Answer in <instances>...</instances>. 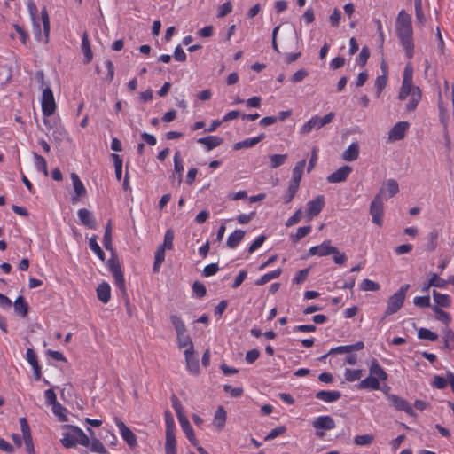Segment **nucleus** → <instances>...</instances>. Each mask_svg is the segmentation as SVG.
Masks as SVG:
<instances>
[{
    "label": "nucleus",
    "mask_w": 454,
    "mask_h": 454,
    "mask_svg": "<svg viewBox=\"0 0 454 454\" xmlns=\"http://www.w3.org/2000/svg\"><path fill=\"white\" fill-rule=\"evenodd\" d=\"M387 399L391 403V405L397 411H404L411 417H416L417 414L414 411L412 406L409 402L400 397L399 395L385 393Z\"/></svg>",
    "instance_id": "nucleus-9"
},
{
    "label": "nucleus",
    "mask_w": 454,
    "mask_h": 454,
    "mask_svg": "<svg viewBox=\"0 0 454 454\" xmlns=\"http://www.w3.org/2000/svg\"><path fill=\"white\" fill-rule=\"evenodd\" d=\"M341 397L340 391H326L321 390L316 394V398L326 403H333L338 401Z\"/></svg>",
    "instance_id": "nucleus-22"
},
{
    "label": "nucleus",
    "mask_w": 454,
    "mask_h": 454,
    "mask_svg": "<svg viewBox=\"0 0 454 454\" xmlns=\"http://www.w3.org/2000/svg\"><path fill=\"white\" fill-rule=\"evenodd\" d=\"M164 419L166 423V434H175L176 424L173 415L169 411L164 412Z\"/></svg>",
    "instance_id": "nucleus-42"
},
{
    "label": "nucleus",
    "mask_w": 454,
    "mask_h": 454,
    "mask_svg": "<svg viewBox=\"0 0 454 454\" xmlns=\"http://www.w3.org/2000/svg\"><path fill=\"white\" fill-rule=\"evenodd\" d=\"M384 211L383 200H372L369 212L372 216V222L378 227H382L383 225Z\"/></svg>",
    "instance_id": "nucleus-10"
},
{
    "label": "nucleus",
    "mask_w": 454,
    "mask_h": 454,
    "mask_svg": "<svg viewBox=\"0 0 454 454\" xmlns=\"http://www.w3.org/2000/svg\"><path fill=\"white\" fill-rule=\"evenodd\" d=\"M245 236V231L241 230H236L227 239L226 245L230 248H235L240 243Z\"/></svg>",
    "instance_id": "nucleus-31"
},
{
    "label": "nucleus",
    "mask_w": 454,
    "mask_h": 454,
    "mask_svg": "<svg viewBox=\"0 0 454 454\" xmlns=\"http://www.w3.org/2000/svg\"><path fill=\"white\" fill-rule=\"evenodd\" d=\"M313 427L317 429L331 430L336 427L335 421L331 416H319L312 422Z\"/></svg>",
    "instance_id": "nucleus-16"
},
{
    "label": "nucleus",
    "mask_w": 454,
    "mask_h": 454,
    "mask_svg": "<svg viewBox=\"0 0 454 454\" xmlns=\"http://www.w3.org/2000/svg\"><path fill=\"white\" fill-rule=\"evenodd\" d=\"M226 421V411L223 406H219L215 413L214 424L218 429H222Z\"/></svg>",
    "instance_id": "nucleus-33"
},
{
    "label": "nucleus",
    "mask_w": 454,
    "mask_h": 454,
    "mask_svg": "<svg viewBox=\"0 0 454 454\" xmlns=\"http://www.w3.org/2000/svg\"><path fill=\"white\" fill-rule=\"evenodd\" d=\"M192 291L196 294L197 297L202 298L206 295L207 290L205 286L199 282L195 281L192 285Z\"/></svg>",
    "instance_id": "nucleus-64"
},
{
    "label": "nucleus",
    "mask_w": 454,
    "mask_h": 454,
    "mask_svg": "<svg viewBox=\"0 0 454 454\" xmlns=\"http://www.w3.org/2000/svg\"><path fill=\"white\" fill-rule=\"evenodd\" d=\"M398 183L395 179H388L381 186L380 195L393 198L398 193Z\"/></svg>",
    "instance_id": "nucleus-15"
},
{
    "label": "nucleus",
    "mask_w": 454,
    "mask_h": 454,
    "mask_svg": "<svg viewBox=\"0 0 454 454\" xmlns=\"http://www.w3.org/2000/svg\"><path fill=\"white\" fill-rule=\"evenodd\" d=\"M359 387L360 388H371L373 390H378L380 388V382L375 376H372L370 374L367 378L364 379L360 382Z\"/></svg>",
    "instance_id": "nucleus-35"
},
{
    "label": "nucleus",
    "mask_w": 454,
    "mask_h": 454,
    "mask_svg": "<svg viewBox=\"0 0 454 454\" xmlns=\"http://www.w3.org/2000/svg\"><path fill=\"white\" fill-rule=\"evenodd\" d=\"M409 128L410 123L406 121L396 122L388 131V140L394 142L403 139Z\"/></svg>",
    "instance_id": "nucleus-11"
},
{
    "label": "nucleus",
    "mask_w": 454,
    "mask_h": 454,
    "mask_svg": "<svg viewBox=\"0 0 454 454\" xmlns=\"http://www.w3.org/2000/svg\"><path fill=\"white\" fill-rule=\"evenodd\" d=\"M184 356L188 371L193 374H198L200 372V364L194 348H186L184 350Z\"/></svg>",
    "instance_id": "nucleus-13"
},
{
    "label": "nucleus",
    "mask_w": 454,
    "mask_h": 454,
    "mask_svg": "<svg viewBox=\"0 0 454 454\" xmlns=\"http://www.w3.org/2000/svg\"><path fill=\"white\" fill-rule=\"evenodd\" d=\"M306 167V160L302 159L296 162L295 166L292 170V177L291 179L298 181L301 183V177L304 172V168Z\"/></svg>",
    "instance_id": "nucleus-32"
},
{
    "label": "nucleus",
    "mask_w": 454,
    "mask_h": 454,
    "mask_svg": "<svg viewBox=\"0 0 454 454\" xmlns=\"http://www.w3.org/2000/svg\"><path fill=\"white\" fill-rule=\"evenodd\" d=\"M443 340V348H447L449 350L454 348V332L451 329H448L445 331Z\"/></svg>",
    "instance_id": "nucleus-49"
},
{
    "label": "nucleus",
    "mask_w": 454,
    "mask_h": 454,
    "mask_svg": "<svg viewBox=\"0 0 454 454\" xmlns=\"http://www.w3.org/2000/svg\"><path fill=\"white\" fill-rule=\"evenodd\" d=\"M167 248L161 247V246H159L156 252H155V256H154V263H153V271H158L159 270V268L160 266L162 264V262H164L165 260V250Z\"/></svg>",
    "instance_id": "nucleus-39"
},
{
    "label": "nucleus",
    "mask_w": 454,
    "mask_h": 454,
    "mask_svg": "<svg viewBox=\"0 0 454 454\" xmlns=\"http://www.w3.org/2000/svg\"><path fill=\"white\" fill-rule=\"evenodd\" d=\"M418 338L420 340H427L430 341H435L438 339V335L435 333H434L427 328H420L418 331Z\"/></svg>",
    "instance_id": "nucleus-45"
},
{
    "label": "nucleus",
    "mask_w": 454,
    "mask_h": 454,
    "mask_svg": "<svg viewBox=\"0 0 454 454\" xmlns=\"http://www.w3.org/2000/svg\"><path fill=\"white\" fill-rule=\"evenodd\" d=\"M374 441V436L371 434L356 435L354 438V442L356 445L364 446L370 445Z\"/></svg>",
    "instance_id": "nucleus-52"
},
{
    "label": "nucleus",
    "mask_w": 454,
    "mask_h": 454,
    "mask_svg": "<svg viewBox=\"0 0 454 454\" xmlns=\"http://www.w3.org/2000/svg\"><path fill=\"white\" fill-rule=\"evenodd\" d=\"M415 16L416 20L419 24L425 23V15L422 10V2L421 0H415Z\"/></svg>",
    "instance_id": "nucleus-56"
},
{
    "label": "nucleus",
    "mask_w": 454,
    "mask_h": 454,
    "mask_svg": "<svg viewBox=\"0 0 454 454\" xmlns=\"http://www.w3.org/2000/svg\"><path fill=\"white\" fill-rule=\"evenodd\" d=\"M324 205V200H310L308 203L307 216L309 218L317 216L321 212Z\"/></svg>",
    "instance_id": "nucleus-30"
},
{
    "label": "nucleus",
    "mask_w": 454,
    "mask_h": 454,
    "mask_svg": "<svg viewBox=\"0 0 454 454\" xmlns=\"http://www.w3.org/2000/svg\"><path fill=\"white\" fill-rule=\"evenodd\" d=\"M97 295L100 301L103 303H107L111 297V288L107 283H101L97 287Z\"/></svg>",
    "instance_id": "nucleus-29"
},
{
    "label": "nucleus",
    "mask_w": 454,
    "mask_h": 454,
    "mask_svg": "<svg viewBox=\"0 0 454 454\" xmlns=\"http://www.w3.org/2000/svg\"><path fill=\"white\" fill-rule=\"evenodd\" d=\"M115 423L120 430V434L127 444L133 448L137 446L136 434L118 418L115 419Z\"/></svg>",
    "instance_id": "nucleus-12"
},
{
    "label": "nucleus",
    "mask_w": 454,
    "mask_h": 454,
    "mask_svg": "<svg viewBox=\"0 0 454 454\" xmlns=\"http://www.w3.org/2000/svg\"><path fill=\"white\" fill-rule=\"evenodd\" d=\"M334 117L335 114L333 112L328 113L323 117L314 115L301 127L300 134L305 135L310 133L314 129H319L322 127L332 122Z\"/></svg>",
    "instance_id": "nucleus-6"
},
{
    "label": "nucleus",
    "mask_w": 454,
    "mask_h": 454,
    "mask_svg": "<svg viewBox=\"0 0 454 454\" xmlns=\"http://www.w3.org/2000/svg\"><path fill=\"white\" fill-rule=\"evenodd\" d=\"M51 408H52L53 413L59 418V421H61V422L67 421V417L66 414L67 409L62 404H60L58 402Z\"/></svg>",
    "instance_id": "nucleus-46"
},
{
    "label": "nucleus",
    "mask_w": 454,
    "mask_h": 454,
    "mask_svg": "<svg viewBox=\"0 0 454 454\" xmlns=\"http://www.w3.org/2000/svg\"><path fill=\"white\" fill-rule=\"evenodd\" d=\"M174 236V231L172 229H168L164 235V241L160 246L168 250L172 249Z\"/></svg>",
    "instance_id": "nucleus-54"
},
{
    "label": "nucleus",
    "mask_w": 454,
    "mask_h": 454,
    "mask_svg": "<svg viewBox=\"0 0 454 454\" xmlns=\"http://www.w3.org/2000/svg\"><path fill=\"white\" fill-rule=\"evenodd\" d=\"M370 58V50L367 46H364L357 57V62L359 66L364 67Z\"/></svg>",
    "instance_id": "nucleus-59"
},
{
    "label": "nucleus",
    "mask_w": 454,
    "mask_h": 454,
    "mask_svg": "<svg viewBox=\"0 0 454 454\" xmlns=\"http://www.w3.org/2000/svg\"><path fill=\"white\" fill-rule=\"evenodd\" d=\"M413 72L411 64H406L403 70L402 85L398 92V99L401 101H404L410 96L405 106V110L408 113L414 112L422 98L420 88L413 84Z\"/></svg>",
    "instance_id": "nucleus-1"
},
{
    "label": "nucleus",
    "mask_w": 454,
    "mask_h": 454,
    "mask_svg": "<svg viewBox=\"0 0 454 454\" xmlns=\"http://www.w3.org/2000/svg\"><path fill=\"white\" fill-rule=\"evenodd\" d=\"M70 178L73 184L74 193L77 197H85L87 195V190L81 181L79 176L73 172L70 175Z\"/></svg>",
    "instance_id": "nucleus-23"
},
{
    "label": "nucleus",
    "mask_w": 454,
    "mask_h": 454,
    "mask_svg": "<svg viewBox=\"0 0 454 454\" xmlns=\"http://www.w3.org/2000/svg\"><path fill=\"white\" fill-rule=\"evenodd\" d=\"M63 427L69 430L63 433V437L60 439L65 448H74L77 443L82 446H89L90 436L86 435L81 428L72 425H65Z\"/></svg>",
    "instance_id": "nucleus-4"
},
{
    "label": "nucleus",
    "mask_w": 454,
    "mask_h": 454,
    "mask_svg": "<svg viewBox=\"0 0 454 454\" xmlns=\"http://www.w3.org/2000/svg\"><path fill=\"white\" fill-rule=\"evenodd\" d=\"M90 248L98 255L101 261H105L106 255L100 246L97 242V237L94 235L89 241Z\"/></svg>",
    "instance_id": "nucleus-41"
},
{
    "label": "nucleus",
    "mask_w": 454,
    "mask_h": 454,
    "mask_svg": "<svg viewBox=\"0 0 454 454\" xmlns=\"http://www.w3.org/2000/svg\"><path fill=\"white\" fill-rule=\"evenodd\" d=\"M287 159V154H273L270 156V167L277 168L282 166Z\"/></svg>",
    "instance_id": "nucleus-44"
},
{
    "label": "nucleus",
    "mask_w": 454,
    "mask_h": 454,
    "mask_svg": "<svg viewBox=\"0 0 454 454\" xmlns=\"http://www.w3.org/2000/svg\"><path fill=\"white\" fill-rule=\"evenodd\" d=\"M395 32L405 56L411 59L414 55L413 27L411 16L401 10L395 20Z\"/></svg>",
    "instance_id": "nucleus-2"
},
{
    "label": "nucleus",
    "mask_w": 454,
    "mask_h": 454,
    "mask_svg": "<svg viewBox=\"0 0 454 454\" xmlns=\"http://www.w3.org/2000/svg\"><path fill=\"white\" fill-rule=\"evenodd\" d=\"M352 168L349 166H342L333 173L328 176L329 183H340L345 181L350 175Z\"/></svg>",
    "instance_id": "nucleus-17"
},
{
    "label": "nucleus",
    "mask_w": 454,
    "mask_h": 454,
    "mask_svg": "<svg viewBox=\"0 0 454 454\" xmlns=\"http://www.w3.org/2000/svg\"><path fill=\"white\" fill-rule=\"evenodd\" d=\"M311 231V227L309 225L308 226H302L297 229V231L295 234L291 236V240L294 243L298 242L300 239L307 236Z\"/></svg>",
    "instance_id": "nucleus-47"
},
{
    "label": "nucleus",
    "mask_w": 454,
    "mask_h": 454,
    "mask_svg": "<svg viewBox=\"0 0 454 454\" xmlns=\"http://www.w3.org/2000/svg\"><path fill=\"white\" fill-rule=\"evenodd\" d=\"M176 441L175 434H166L165 454H176Z\"/></svg>",
    "instance_id": "nucleus-36"
},
{
    "label": "nucleus",
    "mask_w": 454,
    "mask_h": 454,
    "mask_svg": "<svg viewBox=\"0 0 454 454\" xmlns=\"http://www.w3.org/2000/svg\"><path fill=\"white\" fill-rule=\"evenodd\" d=\"M334 252H337V247L331 246V241L327 240L319 246L310 247L309 250V254L325 256Z\"/></svg>",
    "instance_id": "nucleus-14"
},
{
    "label": "nucleus",
    "mask_w": 454,
    "mask_h": 454,
    "mask_svg": "<svg viewBox=\"0 0 454 454\" xmlns=\"http://www.w3.org/2000/svg\"><path fill=\"white\" fill-rule=\"evenodd\" d=\"M264 134H260L257 137H249L243 141H239L236 144H234L233 148L234 150H240L242 148H250L257 145L259 142H261L264 138Z\"/></svg>",
    "instance_id": "nucleus-24"
},
{
    "label": "nucleus",
    "mask_w": 454,
    "mask_h": 454,
    "mask_svg": "<svg viewBox=\"0 0 454 454\" xmlns=\"http://www.w3.org/2000/svg\"><path fill=\"white\" fill-rule=\"evenodd\" d=\"M359 156V145L357 143H352L343 152L342 158L346 161H354Z\"/></svg>",
    "instance_id": "nucleus-27"
},
{
    "label": "nucleus",
    "mask_w": 454,
    "mask_h": 454,
    "mask_svg": "<svg viewBox=\"0 0 454 454\" xmlns=\"http://www.w3.org/2000/svg\"><path fill=\"white\" fill-rule=\"evenodd\" d=\"M286 431V427L285 426H280L276 428H273L264 438L265 441H271L276 437L285 434Z\"/></svg>",
    "instance_id": "nucleus-61"
},
{
    "label": "nucleus",
    "mask_w": 454,
    "mask_h": 454,
    "mask_svg": "<svg viewBox=\"0 0 454 454\" xmlns=\"http://www.w3.org/2000/svg\"><path fill=\"white\" fill-rule=\"evenodd\" d=\"M88 447H90V450L92 452H97L100 454L107 453V450L104 447L103 443L96 437H93L91 440H90V444Z\"/></svg>",
    "instance_id": "nucleus-43"
},
{
    "label": "nucleus",
    "mask_w": 454,
    "mask_h": 454,
    "mask_svg": "<svg viewBox=\"0 0 454 454\" xmlns=\"http://www.w3.org/2000/svg\"><path fill=\"white\" fill-rule=\"evenodd\" d=\"M27 9L29 17L32 21L33 32H34L35 39L37 41H43L44 43H48L49 36H50L51 23H50V17H49L46 7H43L41 11V20H42V24H43V34H42V29H41L40 23H39V20L37 18L38 9H37V6L35 4V2L32 0H29L27 3Z\"/></svg>",
    "instance_id": "nucleus-3"
},
{
    "label": "nucleus",
    "mask_w": 454,
    "mask_h": 454,
    "mask_svg": "<svg viewBox=\"0 0 454 454\" xmlns=\"http://www.w3.org/2000/svg\"><path fill=\"white\" fill-rule=\"evenodd\" d=\"M82 51L84 55V63L88 64L92 60L93 54L90 49V43L89 40L88 34L86 32L83 33L82 37Z\"/></svg>",
    "instance_id": "nucleus-28"
},
{
    "label": "nucleus",
    "mask_w": 454,
    "mask_h": 454,
    "mask_svg": "<svg viewBox=\"0 0 454 454\" xmlns=\"http://www.w3.org/2000/svg\"><path fill=\"white\" fill-rule=\"evenodd\" d=\"M78 217L82 223L90 229H96V221L91 214L86 208L79 209Z\"/></svg>",
    "instance_id": "nucleus-21"
},
{
    "label": "nucleus",
    "mask_w": 454,
    "mask_h": 454,
    "mask_svg": "<svg viewBox=\"0 0 454 454\" xmlns=\"http://www.w3.org/2000/svg\"><path fill=\"white\" fill-rule=\"evenodd\" d=\"M107 265L113 274L116 286L121 291L122 296L125 297L126 299H128L127 298L128 294H127V289L125 286L124 276L121 271L119 262L114 259H110L107 262Z\"/></svg>",
    "instance_id": "nucleus-7"
},
{
    "label": "nucleus",
    "mask_w": 454,
    "mask_h": 454,
    "mask_svg": "<svg viewBox=\"0 0 454 454\" xmlns=\"http://www.w3.org/2000/svg\"><path fill=\"white\" fill-rule=\"evenodd\" d=\"M370 374L372 376H375L376 379L380 380H386L387 379V372L380 365L379 362L376 359H372L371 362Z\"/></svg>",
    "instance_id": "nucleus-26"
},
{
    "label": "nucleus",
    "mask_w": 454,
    "mask_h": 454,
    "mask_svg": "<svg viewBox=\"0 0 454 454\" xmlns=\"http://www.w3.org/2000/svg\"><path fill=\"white\" fill-rule=\"evenodd\" d=\"M26 357L29 364L33 367L35 380H39L42 377V371L37 360V356L33 348H28L27 349Z\"/></svg>",
    "instance_id": "nucleus-18"
},
{
    "label": "nucleus",
    "mask_w": 454,
    "mask_h": 454,
    "mask_svg": "<svg viewBox=\"0 0 454 454\" xmlns=\"http://www.w3.org/2000/svg\"><path fill=\"white\" fill-rule=\"evenodd\" d=\"M15 313L20 317H27L28 313V304L23 296H18L13 303Z\"/></svg>",
    "instance_id": "nucleus-25"
},
{
    "label": "nucleus",
    "mask_w": 454,
    "mask_h": 454,
    "mask_svg": "<svg viewBox=\"0 0 454 454\" xmlns=\"http://www.w3.org/2000/svg\"><path fill=\"white\" fill-rule=\"evenodd\" d=\"M34 157H35V165L37 170L43 172L45 176H47L48 169H47V162H46L45 159L37 153H35Z\"/></svg>",
    "instance_id": "nucleus-48"
},
{
    "label": "nucleus",
    "mask_w": 454,
    "mask_h": 454,
    "mask_svg": "<svg viewBox=\"0 0 454 454\" xmlns=\"http://www.w3.org/2000/svg\"><path fill=\"white\" fill-rule=\"evenodd\" d=\"M41 105L43 116L49 117L54 114L57 106L51 88L46 87L43 90Z\"/></svg>",
    "instance_id": "nucleus-8"
},
{
    "label": "nucleus",
    "mask_w": 454,
    "mask_h": 454,
    "mask_svg": "<svg viewBox=\"0 0 454 454\" xmlns=\"http://www.w3.org/2000/svg\"><path fill=\"white\" fill-rule=\"evenodd\" d=\"M281 272H282L281 269H277L273 271L266 273L255 281V285L263 286L266 283L270 282L271 279L278 278L280 276Z\"/></svg>",
    "instance_id": "nucleus-38"
},
{
    "label": "nucleus",
    "mask_w": 454,
    "mask_h": 454,
    "mask_svg": "<svg viewBox=\"0 0 454 454\" xmlns=\"http://www.w3.org/2000/svg\"><path fill=\"white\" fill-rule=\"evenodd\" d=\"M387 82V77L386 74H382V75L378 76L376 78L374 85H375V88L377 90L376 96L378 98L380 96L382 90L386 87Z\"/></svg>",
    "instance_id": "nucleus-55"
},
{
    "label": "nucleus",
    "mask_w": 454,
    "mask_h": 454,
    "mask_svg": "<svg viewBox=\"0 0 454 454\" xmlns=\"http://www.w3.org/2000/svg\"><path fill=\"white\" fill-rule=\"evenodd\" d=\"M170 321L176 332V335L185 333L186 327H185V325L184 324L183 320L181 319V317H179L176 315H171Z\"/></svg>",
    "instance_id": "nucleus-40"
},
{
    "label": "nucleus",
    "mask_w": 454,
    "mask_h": 454,
    "mask_svg": "<svg viewBox=\"0 0 454 454\" xmlns=\"http://www.w3.org/2000/svg\"><path fill=\"white\" fill-rule=\"evenodd\" d=\"M448 284V281L441 278L437 274L434 273L432 274L430 279H429V286L443 288Z\"/></svg>",
    "instance_id": "nucleus-60"
},
{
    "label": "nucleus",
    "mask_w": 454,
    "mask_h": 454,
    "mask_svg": "<svg viewBox=\"0 0 454 454\" xmlns=\"http://www.w3.org/2000/svg\"><path fill=\"white\" fill-rule=\"evenodd\" d=\"M176 337H177V343H178V348H194L193 343H192V339L190 338V336L185 335V333H182L180 335H176Z\"/></svg>",
    "instance_id": "nucleus-50"
},
{
    "label": "nucleus",
    "mask_w": 454,
    "mask_h": 454,
    "mask_svg": "<svg viewBox=\"0 0 454 454\" xmlns=\"http://www.w3.org/2000/svg\"><path fill=\"white\" fill-rule=\"evenodd\" d=\"M199 144L203 145L207 151H211L214 148L219 146L223 143V138L218 136H207L205 137L199 138L197 140Z\"/></svg>",
    "instance_id": "nucleus-19"
},
{
    "label": "nucleus",
    "mask_w": 454,
    "mask_h": 454,
    "mask_svg": "<svg viewBox=\"0 0 454 454\" xmlns=\"http://www.w3.org/2000/svg\"><path fill=\"white\" fill-rule=\"evenodd\" d=\"M380 288V286L378 283L367 278L364 279L360 284V289L363 291H378Z\"/></svg>",
    "instance_id": "nucleus-53"
},
{
    "label": "nucleus",
    "mask_w": 454,
    "mask_h": 454,
    "mask_svg": "<svg viewBox=\"0 0 454 454\" xmlns=\"http://www.w3.org/2000/svg\"><path fill=\"white\" fill-rule=\"evenodd\" d=\"M373 23L376 26L378 36H379V45L380 47H383L385 43V34L383 31V25L380 19H373Z\"/></svg>",
    "instance_id": "nucleus-57"
},
{
    "label": "nucleus",
    "mask_w": 454,
    "mask_h": 454,
    "mask_svg": "<svg viewBox=\"0 0 454 454\" xmlns=\"http://www.w3.org/2000/svg\"><path fill=\"white\" fill-rule=\"evenodd\" d=\"M433 297L436 303L435 306L443 308H449L450 306V298L448 294H442L434 290Z\"/></svg>",
    "instance_id": "nucleus-34"
},
{
    "label": "nucleus",
    "mask_w": 454,
    "mask_h": 454,
    "mask_svg": "<svg viewBox=\"0 0 454 454\" xmlns=\"http://www.w3.org/2000/svg\"><path fill=\"white\" fill-rule=\"evenodd\" d=\"M413 303L415 306H417L419 308L430 307V297H429V295L417 296L414 298Z\"/></svg>",
    "instance_id": "nucleus-62"
},
{
    "label": "nucleus",
    "mask_w": 454,
    "mask_h": 454,
    "mask_svg": "<svg viewBox=\"0 0 454 454\" xmlns=\"http://www.w3.org/2000/svg\"><path fill=\"white\" fill-rule=\"evenodd\" d=\"M174 169L175 172L179 176H182L184 173V164H183V159L181 156L180 152H176L174 155Z\"/></svg>",
    "instance_id": "nucleus-51"
},
{
    "label": "nucleus",
    "mask_w": 454,
    "mask_h": 454,
    "mask_svg": "<svg viewBox=\"0 0 454 454\" xmlns=\"http://www.w3.org/2000/svg\"><path fill=\"white\" fill-rule=\"evenodd\" d=\"M409 288L410 285L405 284L402 286L397 292H395L393 295H391L388 298L383 319H385L390 315L396 313L403 307Z\"/></svg>",
    "instance_id": "nucleus-5"
},
{
    "label": "nucleus",
    "mask_w": 454,
    "mask_h": 454,
    "mask_svg": "<svg viewBox=\"0 0 454 454\" xmlns=\"http://www.w3.org/2000/svg\"><path fill=\"white\" fill-rule=\"evenodd\" d=\"M103 245L106 250L113 251L112 245V222L109 220L106 225Z\"/></svg>",
    "instance_id": "nucleus-37"
},
{
    "label": "nucleus",
    "mask_w": 454,
    "mask_h": 454,
    "mask_svg": "<svg viewBox=\"0 0 454 454\" xmlns=\"http://www.w3.org/2000/svg\"><path fill=\"white\" fill-rule=\"evenodd\" d=\"M179 422H180L183 431L184 432V434H185L186 437L188 438V440L190 441V442L193 446H197V444H198L197 439L195 437L193 429H192L189 420L187 419V418L186 417L180 418Z\"/></svg>",
    "instance_id": "nucleus-20"
},
{
    "label": "nucleus",
    "mask_w": 454,
    "mask_h": 454,
    "mask_svg": "<svg viewBox=\"0 0 454 454\" xmlns=\"http://www.w3.org/2000/svg\"><path fill=\"white\" fill-rule=\"evenodd\" d=\"M300 184L301 183L298 182V181L290 179L289 184H288V187H287V191H286V194H287L288 199H294V196L296 195V193H297V192L299 190Z\"/></svg>",
    "instance_id": "nucleus-58"
},
{
    "label": "nucleus",
    "mask_w": 454,
    "mask_h": 454,
    "mask_svg": "<svg viewBox=\"0 0 454 454\" xmlns=\"http://www.w3.org/2000/svg\"><path fill=\"white\" fill-rule=\"evenodd\" d=\"M362 376V370L356 369H347L345 372V377L348 381H355L356 380H359Z\"/></svg>",
    "instance_id": "nucleus-63"
}]
</instances>
